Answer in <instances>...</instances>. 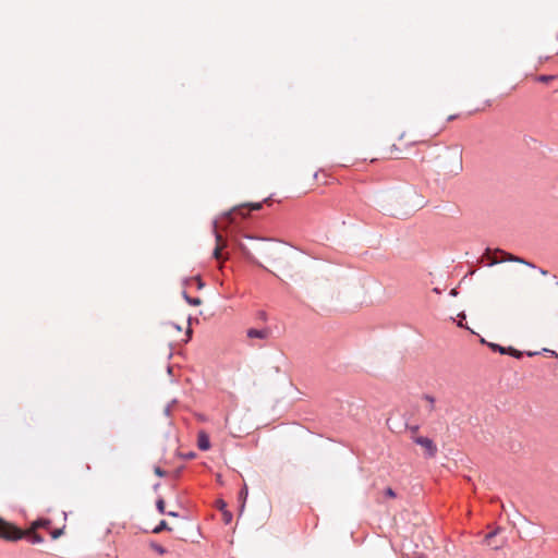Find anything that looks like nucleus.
Segmentation results:
<instances>
[{"label":"nucleus","instance_id":"1","mask_svg":"<svg viewBox=\"0 0 558 558\" xmlns=\"http://www.w3.org/2000/svg\"><path fill=\"white\" fill-rule=\"evenodd\" d=\"M486 256L488 259L487 265L493 266L496 264L509 262L501 268V274L512 278H534L538 276H548V271L536 267L520 257H517L502 250L489 251L487 250Z\"/></svg>","mask_w":558,"mask_h":558},{"label":"nucleus","instance_id":"2","mask_svg":"<svg viewBox=\"0 0 558 558\" xmlns=\"http://www.w3.org/2000/svg\"><path fill=\"white\" fill-rule=\"evenodd\" d=\"M260 252L272 267V274L286 272L295 266L300 255L290 247L281 244H264Z\"/></svg>","mask_w":558,"mask_h":558},{"label":"nucleus","instance_id":"3","mask_svg":"<svg viewBox=\"0 0 558 558\" xmlns=\"http://www.w3.org/2000/svg\"><path fill=\"white\" fill-rule=\"evenodd\" d=\"M390 205L393 206V215H409L424 207L425 202L413 187L399 190L390 195Z\"/></svg>","mask_w":558,"mask_h":558},{"label":"nucleus","instance_id":"4","mask_svg":"<svg viewBox=\"0 0 558 558\" xmlns=\"http://www.w3.org/2000/svg\"><path fill=\"white\" fill-rule=\"evenodd\" d=\"M23 533L15 525L0 518V537L7 541H19Z\"/></svg>","mask_w":558,"mask_h":558},{"label":"nucleus","instance_id":"5","mask_svg":"<svg viewBox=\"0 0 558 558\" xmlns=\"http://www.w3.org/2000/svg\"><path fill=\"white\" fill-rule=\"evenodd\" d=\"M414 444L421 446L425 450L426 458H434L437 454V446L433 439L424 436H412Z\"/></svg>","mask_w":558,"mask_h":558},{"label":"nucleus","instance_id":"6","mask_svg":"<svg viewBox=\"0 0 558 558\" xmlns=\"http://www.w3.org/2000/svg\"><path fill=\"white\" fill-rule=\"evenodd\" d=\"M210 439L208 434L205 430H199L197 434V447L202 451H207L210 449Z\"/></svg>","mask_w":558,"mask_h":558},{"label":"nucleus","instance_id":"7","mask_svg":"<svg viewBox=\"0 0 558 558\" xmlns=\"http://www.w3.org/2000/svg\"><path fill=\"white\" fill-rule=\"evenodd\" d=\"M19 530L23 533L21 538L27 537L28 542H31L32 544H40L44 542V537L40 534H38L36 530H32V527L27 531H22L21 529Z\"/></svg>","mask_w":558,"mask_h":558},{"label":"nucleus","instance_id":"8","mask_svg":"<svg viewBox=\"0 0 558 558\" xmlns=\"http://www.w3.org/2000/svg\"><path fill=\"white\" fill-rule=\"evenodd\" d=\"M217 507L222 512V520L226 524H230L233 515L232 513L227 509V502L222 499L217 500Z\"/></svg>","mask_w":558,"mask_h":558},{"label":"nucleus","instance_id":"9","mask_svg":"<svg viewBox=\"0 0 558 558\" xmlns=\"http://www.w3.org/2000/svg\"><path fill=\"white\" fill-rule=\"evenodd\" d=\"M246 336L251 339H254V338L266 339L269 336V330L267 328H263V329L250 328L246 331Z\"/></svg>","mask_w":558,"mask_h":558},{"label":"nucleus","instance_id":"10","mask_svg":"<svg viewBox=\"0 0 558 558\" xmlns=\"http://www.w3.org/2000/svg\"><path fill=\"white\" fill-rule=\"evenodd\" d=\"M216 241H217V245L214 250V256L216 259H220L221 258V251L225 246V242L222 240V236L219 234V233H216Z\"/></svg>","mask_w":558,"mask_h":558},{"label":"nucleus","instance_id":"11","mask_svg":"<svg viewBox=\"0 0 558 558\" xmlns=\"http://www.w3.org/2000/svg\"><path fill=\"white\" fill-rule=\"evenodd\" d=\"M262 207L263 203H250L234 208L233 211H239L241 215L244 216L245 214L242 211L244 208H248L250 210H259Z\"/></svg>","mask_w":558,"mask_h":558},{"label":"nucleus","instance_id":"12","mask_svg":"<svg viewBox=\"0 0 558 558\" xmlns=\"http://www.w3.org/2000/svg\"><path fill=\"white\" fill-rule=\"evenodd\" d=\"M51 524L49 519H38L34 521L31 525L32 530H37L39 527H48Z\"/></svg>","mask_w":558,"mask_h":558},{"label":"nucleus","instance_id":"13","mask_svg":"<svg viewBox=\"0 0 558 558\" xmlns=\"http://www.w3.org/2000/svg\"><path fill=\"white\" fill-rule=\"evenodd\" d=\"M247 494H248L247 486L244 485L243 488L239 492V500L242 502L241 511L244 508V505H245V501H246V498H247Z\"/></svg>","mask_w":558,"mask_h":558},{"label":"nucleus","instance_id":"14","mask_svg":"<svg viewBox=\"0 0 558 558\" xmlns=\"http://www.w3.org/2000/svg\"><path fill=\"white\" fill-rule=\"evenodd\" d=\"M423 399L428 402V411L433 412L435 410V398L430 395H424Z\"/></svg>","mask_w":558,"mask_h":558},{"label":"nucleus","instance_id":"15","mask_svg":"<svg viewBox=\"0 0 558 558\" xmlns=\"http://www.w3.org/2000/svg\"><path fill=\"white\" fill-rule=\"evenodd\" d=\"M165 507H166L165 500L162 498H158L156 501V508L160 514H166Z\"/></svg>","mask_w":558,"mask_h":558},{"label":"nucleus","instance_id":"16","mask_svg":"<svg viewBox=\"0 0 558 558\" xmlns=\"http://www.w3.org/2000/svg\"><path fill=\"white\" fill-rule=\"evenodd\" d=\"M163 530H169L168 523L162 520L159 522V524L153 530L154 533H160Z\"/></svg>","mask_w":558,"mask_h":558},{"label":"nucleus","instance_id":"17","mask_svg":"<svg viewBox=\"0 0 558 558\" xmlns=\"http://www.w3.org/2000/svg\"><path fill=\"white\" fill-rule=\"evenodd\" d=\"M489 347L494 350V351H498L499 353L501 354H506L508 352V348H505V347H501L497 343H490Z\"/></svg>","mask_w":558,"mask_h":558},{"label":"nucleus","instance_id":"18","mask_svg":"<svg viewBox=\"0 0 558 558\" xmlns=\"http://www.w3.org/2000/svg\"><path fill=\"white\" fill-rule=\"evenodd\" d=\"M506 354H510V355L514 356L515 359H520V357H522L523 352L518 351L517 349H514L512 347H509L508 352Z\"/></svg>","mask_w":558,"mask_h":558},{"label":"nucleus","instance_id":"19","mask_svg":"<svg viewBox=\"0 0 558 558\" xmlns=\"http://www.w3.org/2000/svg\"><path fill=\"white\" fill-rule=\"evenodd\" d=\"M555 78H556V76H554V75H541L537 77V81L542 82V83H549V82L554 81Z\"/></svg>","mask_w":558,"mask_h":558},{"label":"nucleus","instance_id":"20","mask_svg":"<svg viewBox=\"0 0 558 558\" xmlns=\"http://www.w3.org/2000/svg\"><path fill=\"white\" fill-rule=\"evenodd\" d=\"M384 494L386 497L388 498H396L397 497V494L396 492L391 488V487H387L385 490H384Z\"/></svg>","mask_w":558,"mask_h":558},{"label":"nucleus","instance_id":"21","mask_svg":"<svg viewBox=\"0 0 558 558\" xmlns=\"http://www.w3.org/2000/svg\"><path fill=\"white\" fill-rule=\"evenodd\" d=\"M154 472L159 477H165L167 475V472L162 470L160 466H155Z\"/></svg>","mask_w":558,"mask_h":558},{"label":"nucleus","instance_id":"22","mask_svg":"<svg viewBox=\"0 0 558 558\" xmlns=\"http://www.w3.org/2000/svg\"><path fill=\"white\" fill-rule=\"evenodd\" d=\"M500 531V527H497L495 531L493 532H489L488 534L485 535V541L486 542H489V539H492L493 537H495Z\"/></svg>","mask_w":558,"mask_h":558},{"label":"nucleus","instance_id":"23","mask_svg":"<svg viewBox=\"0 0 558 558\" xmlns=\"http://www.w3.org/2000/svg\"><path fill=\"white\" fill-rule=\"evenodd\" d=\"M61 534H62V530H60V529H57L51 532L52 538H58Z\"/></svg>","mask_w":558,"mask_h":558},{"label":"nucleus","instance_id":"24","mask_svg":"<svg viewBox=\"0 0 558 558\" xmlns=\"http://www.w3.org/2000/svg\"><path fill=\"white\" fill-rule=\"evenodd\" d=\"M154 548L160 555L166 553V549L162 546H160V545H155Z\"/></svg>","mask_w":558,"mask_h":558},{"label":"nucleus","instance_id":"25","mask_svg":"<svg viewBox=\"0 0 558 558\" xmlns=\"http://www.w3.org/2000/svg\"><path fill=\"white\" fill-rule=\"evenodd\" d=\"M186 300H187L191 304H194V305H197V304H199V303H201L198 299H190V298H187V296H186Z\"/></svg>","mask_w":558,"mask_h":558},{"label":"nucleus","instance_id":"26","mask_svg":"<svg viewBox=\"0 0 558 558\" xmlns=\"http://www.w3.org/2000/svg\"><path fill=\"white\" fill-rule=\"evenodd\" d=\"M457 294H458L457 288H451L450 291H449V295L456 296Z\"/></svg>","mask_w":558,"mask_h":558},{"label":"nucleus","instance_id":"27","mask_svg":"<svg viewBox=\"0 0 558 558\" xmlns=\"http://www.w3.org/2000/svg\"><path fill=\"white\" fill-rule=\"evenodd\" d=\"M195 282L197 283V288L198 289H202L205 286V281L198 280V281H195Z\"/></svg>","mask_w":558,"mask_h":558},{"label":"nucleus","instance_id":"28","mask_svg":"<svg viewBox=\"0 0 558 558\" xmlns=\"http://www.w3.org/2000/svg\"><path fill=\"white\" fill-rule=\"evenodd\" d=\"M410 430L415 434L417 430H418V426L417 425H414V426H411L410 427Z\"/></svg>","mask_w":558,"mask_h":558},{"label":"nucleus","instance_id":"29","mask_svg":"<svg viewBox=\"0 0 558 558\" xmlns=\"http://www.w3.org/2000/svg\"><path fill=\"white\" fill-rule=\"evenodd\" d=\"M167 515L169 517H178L179 514L174 511H169V512H166Z\"/></svg>","mask_w":558,"mask_h":558},{"label":"nucleus","instance_id":"30","mask_svg":"<svg viewBox=\"0 0 558 558\" xmlns=\"http://www.w3.org/2000/svg\"><path fill=\"white\" fill-rule=\"evenodd\" d=\"M544 352H549L553 356L557 357V353L555 351L544 349Z\"/></svg>","mask_w":558,"mask_h":558},{"label":"nucleus","instance_id":"31","mask_svg":"<svg viewBox=\"0 0 558 558\" xmlns=\"http://www.w3.org/2000/svg\"><path fill=\"white\" fill-rule=\"evenodd\" d=\"M537 354H538V352H531V351L526 352L527 356H534V355H537Z\"/></svg>","mask_w":558,"mask_h":558},{"label":"nucleus","instance_id":"32","mask_svg":"<svg viewBox=\"0 0 558 558\" xmlns=\"http://www.w3.org/2000/svg\"><path fill=\"white\" fill-rule=\"evenodd\" d=\"M456 118H457V116H456V114H452V116H449L447 120H448V121H452V120H454Z\"/></svg>","mask_w":558,"mask_h":558},{"label":"nucleus","instance_id":"33","mask_svg":"<svg viewBox=\"0 0 558 558\" xmlns=\"http://www.w3.org/2000/svg\"><path fill=\"white\" fill-rule=\"evenodd\" d=\"M433 291H434L435 293H437V294H439V293H440V290H439V288H438V287L434 288V289H433Z\"/></svg>","mask_w":558,"mask_h":558},{"label":"nucleus","instance_id":"34","mask_svg":"<svg viewBox=\"0 0 558 558\" xmlns=\"http://www.w3.org/2000/svg\"><path fill=\"white\" fill-rule=\"evenodd\" d=\"M191 279L197 280L201 279L199 275L193 276Z\"/></svg>","mask_w":558,"mask_h":558},{"label":"nucleus","instance_id":"35","mask_svg":"<svg viewBox=\"0 0 558 558\" xmlns=\"http://www.w3.org/2000/svg\"><path fill=\"white\" fill-rule=\"evenodd\" d=\"M192 329H187V335L191 336Z\"/></svg>","mask_w":558,"mask_h":558}]
</instances>
